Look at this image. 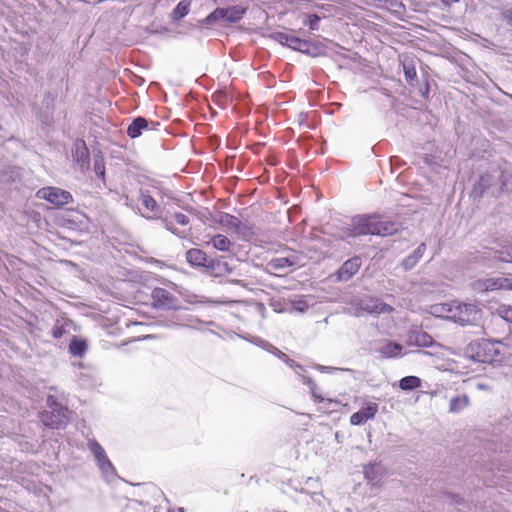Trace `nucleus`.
<instances>
[{
	"mask_svg": "<svg viewBox=\"0 0 512 512\" xmlns=\"http://www.w3.org/2000/svg\"><path fill=\"white\" fill-rule=\"evenodd\" d=\"M317 369L320 370L321 372H327V373L339 370L338 368H335V367L323 366V365H317Z\"/></svg>",
	"mask_w": 512,
	"mask_h": 512,
	"instance_id": "13d9d810",
	"label": "nucleus"
},
{
	"mask_svg": "<svg viewBox=\"0 0 512 512\" xmlns=\"http://www.w3.org/2000/svg\"><path fill=\"white\" fill-rule=\"evenodd\" d=\"M296 264L294 258L289 257H277L273 258L268 262V267L273 270H283L285 268L294 266Z\"/></svg>",
	"mask_w": 512,
	"mask_h": 512,
	"instance_id": "7c9ffc66",
	"label": "nucleus"
},
{
	"mask_svg": "<svg viewBox=\"0 0 512 512\" xmlns=\"http://www.w3.org/2000/svg\"><path fill=\"white\" fill-rule=\"evenodd\" d=\"M379 405L375 402H367L357 412L350 416V423L355 426L364 425L367 421L375 418Z\"/></svg>",
	"mask_w": 512,
	"mask_h": 512,
	"instance_id": "6e6552de",
	"label": "nucleus"
},
{
	"mask_svg": "<svg viewBox=\"0 0 512 512\" xmlns=\"http://www.w3.org/2000/svg\"><path fill=\"white\" fill-rule=\"evenodd\" d=\"M409 342L419 347H429L433 344V338L423 330H415L410 333Z\"/></svg>",
	"mask_w": 512,
	"mask_h": 512,
	"instance_id": "b1692460",
	"label": "nucleus"
},
{
	"mask_svg": "<svg viewBox=\"0 0 512 512\" xmlns=\"http://www.w3.org/2000/svg\"><path fill=\"white\" fill-rule=\"evenodd\" d=\"M480 287L485 291L512 290V277L499 276L487 278L480 283Z\"/></svg>",
	"mask_w": 512,
	"mask_h": 512,
	"instance_id": "2eb2a0df",
	"label": "nucleus"
},
{
	"mask_svg": "<svg viewBox=\"0 0 512 512\" xmlns=\"http://www.w3.org/2000/svg\"><path fill=\"white\" fill-rule=\"evenodd\" d=\"M240 222L241 220H239L236 216L228 213H223L220 219V223L223 226L229 229H233L235 232H237Z\"/></svg>",
	"mask_w": 512,
	"mask_h": 512,
	"instance_id": "ea45409f",
	"label": "nucleus"
},
{
	"mask_svg": "<svg viewBox=\"0 0 512 512\" xmlns=\"http://www.w3.org/2000/svg\"><path fill=\"white\" fill-rule=\"evenodd\" d=\"M270 306L273 308L274 311L278 313L286 311V308L283 306V303L280 299H272L270 302Z\"/></svg>",
	"mask_w": 512,
	"mask_h": 512,
	"instance_id": "3c124183",
	"label": "nucleus"
},
{
	"mask_svg": "<svg viewBox=\"0 0 512 512\" xmlns=\"http://www.w3.org/2000/svg\"><path fill=\"white\" fill-rule=\"evenodd\" d=\"M490 484H497V482H496V481L491 480V481H490Z\"/></svg>",
	"mask_w": 512,
	"mask_h": 512,
	"instance_id": "69168bd1",
	"label": "nucleus"
},
{
	"mask_svg": "<svg viewBox=\"0 0 512 512\" xmlns=\"http://www.w3.org/2000/svg\"><path fill=\"white\" fill-rule=\"evenodd\" d=\"M495 175H497V184H498V188L496 189V191H492L491 192V196H499L502 192L508 190V182L510 180V174L499 169V168H495Z\"/></svg>",
	"mask_w": 512,
	"mask_h": 512,
	"instance_id": "bb28decb",
	"label": "nucleus"
},
{
	"mask_svg": "<svg viewBox=\"0 0 512 512\" xmlns=\"http://www.w3.org/2000/svg\"><path fill=\"white\" fill-rule=\"evenodd\" d=\"M88 448L93 454L96 462L104 458L107 454L103 447L96 441V440H89L88 442Z\"/></svg>",
	"mask_w": 512,
	"mask_h": 512,
	"instance_id": "a19ab883",
	"label": "nucleus"
},
{
	"mask_svg": "<svg viewBox=\"0 0 512 512\" xmlns=\"http://www.w3.org/2000/svg\"><path fill=\"white\" fill-rule=\"evenodd\" d=\"M364 475L372 486H380L385 476V468L380 463H371L365 466Z\"/></svg>",
	"mask_w": 512,
	"mask_h": 512,
	"instance_id": "f3484780",
	"label": "nucleus"
},
{
	"mask_svg": "<svg viewBox=\"0 0 512 512\" xmlns=\"http://www.w3.org/2000/svg\"><path fill=\"white\" fill-rule=\"evenodd\" d=\"M97 466L107 479L116 476V470L107 455L97 462Z\"/></svg>",
	"mask_w": 512,
	"mask_h": 512,
	"instance_id": "473e14b6",
	"label": "nucleus"
},
{
	"mask_svg": "<svg viewBox=\"0 0 512 512\" xmlns=\"http://www.w3.org/2000/svg\"><path fill=\"white\" fill-rule=\"evenodd\" d=\"M399 228L400 224L398 222L390 221L374 214L373 235L382 237L390 236L397 233Z\"/></svg>",
	"mask_w": 512,
	"mask_h": 512,
	"instance_id": "9b49d317",
	"label": "nucleus"
},
{
	"mask_svg": "<svg viewBox=\"0 0 512 512\" xmlns=\"http://www.w3.org/2000/svg\"><path fill=\"white\" fill-rule=\"evenodd\" d=\"M285 362L290 368H292L299 376H301L300 371L304 370V367L298 363H296L293 359L289 358L286 355V359L282 360Z\"/></svg>",
	"mask_w": 512,
	"mask_h": 512,
	"instance_id": "de8ad7c7",
	"label": "nucleus"
},
{
	"mask_svg": "<svg viewBox=\"0 0 512 512\" xmlns=\"http://www.w3.org/2000/svg\"><path fill=\"white\" fill-rule=\"evenodd\" d=\"M271 354L275 355L277 358H279L281 360L286 359V354L284 352H282L281 350H279L278 348L273 350V352Z\"/></svg>",
	"mask_w": 512,
	"mask_h": 512,
	"instance_id": "bf43d9fd",
	"label": "nucleus"
},
{
	"mask_svg": "<svg viewBox=\"0 0 512 512\" xmlns=\"http://www.w3.org/2000/svg\"><path fill=\"white\" fill-rule=\"evenodd\" d=\"M446 497H447V500H449L451 503H455V504L462 503V498L459 495L447 493Z\"/></svg>",
	"mask_w": 512,
	"mask_h": 512,
	"instance_id": "5fc2aeb1",
	"label": "nucleus"
},
{
	"mask_svg": "<svg viewBox=\"0 0 512 512\" xmlns=\"http://www.w3.org/2000/svg\"><path fill=\"white\" fill-rule=\"evenodd\" d=\"M65 333H66L65 328L63 327V325H61L59 323V321H57L56 324L54 325V327L51 330V334H52L53 338L60 339V338H62V336Z\"/></svg>",
	"mask_w": 512,
	"mask_h": 512,
	"instance_id": "49530a36",
	"label": "nucleus"
},
{
	"mask_svg": "<svg viewBox=\"0 0 512 512\" xmlns=\"http://www.w3.org/2000/svg\"><path fill=\"white\" fill-rule=\"evenodd\" d=\"M426 244L421 243L416 249L413 250L412 253H410L408 256H406L400 266L403 268L404 271H410L412 270L421 260L423 257L425 251H426Z\"/></svg>",
	"mask_w": 512,
	"mask_h": 512,
	"instance_id": "6ab92c4d",
	"label": "nucleus"
},
{
	"mask_svg": "<svg viewBox=\"0 0 512 512\" xmlns=\"http://www.w3.org/2000/svg\"><path fill=\"white\" fill-rule=\"evenodd\" d=\"M176 319L177 321H174V320H169V321H166L164 326L165 327H168V328H175V327H178V326H182V327H194L192 325L193 322H198L200 323L201 321L199 319H196L194 318L193 316L191 315H188L184 318H181L179 316H176Z\"/></svg>",
	"mask_w": 512,
	"mask_h": 512,
	"instance_id": "2f4dec72",
	"label": "nucleus"
},
{
	"mask_svg": "<svg viewBox=\"0 0 512 512\" xmlns=\"http://www.w3.org/2000/svg\"><path fill=\"white\" fill-rule=\"evenodd\" d=\"M186 260L191 266L206 268L210 259L203 250L191 248L186 252Z\"/></svg>",
	"mask_w": 512,
	"mask_h": 512,
	"instance_id": "aec40b11",
	"label": "nucleus"
},
{
	"mask_svg": "<svg viewBox=\"0 0 512 512\" xmlns=\"http://www.w3.org/2000/svg\"><path fill=\"white\" fill-rule=\"evenodd\" d=\"M174 219L178 224H180L182 226H186L190 222L189 217L180 212H177L174 214Z\"/></svg>",
	"mask_w": 512,
	"mask_h": 512,
	"instance_id": "8fccbe9b",
	"label": "nucleus"
},
{
	"mask_svg": "<svg viewBox=\"0 0 512 512\" xmlns=\"http://www.w3.org/2000/svg\"><path fill=\"white\" fill-rule=\"evenodd\" d=\"M319 8L324 11L323 13L325 14V12L329 13V15H337L338 14V9L336 7H334L332 4H322L321 6H319Z\"/></svg>",
	"mask_w": 512,
	"mask_h": 512,
	"instance_id": "603ef678",
	"label": "nucleus"
},
{
	"mask_svg": "<svg viewBox=\"0 0 512 512\" xmlns=\"http://www.w3.org/2000/svg\"><path fill=\"white\" fill-rule=\"evenodd\" d=\"M259 345L267 350L268 352L272 353L273 350H275L277 347L273 346L272 344H270L269 342L267 341H264V340H259Z\"/></svg>",
	"mask_w": 512,
	"mask_h": 512,
	"instance_id": "6e6d98bb",
	"label": "nucleus"
},
{
	"mask_svg": "<svg viewBox=\"0 0 512 512\" xmlns=\"http://www.w3.org/2000/svg\"><path fill=\"white\" fill-rule=\"evenodd\" d=\"M168 512H174V511L168 510Z\"/></svg>",
	"mask_w": 512,
	"mask_h": 512,
	"instance_id": "774afa93",
	"label": "nucleus"
},
{
	"mask_svg": "<svg viewBox=\"0 0 512 512\" xmlns=\"http://www.w3.org/2000/svg\"><path fill=\"white\" fill-rule=\"evenodd\" d=\"M94 172L98 178L105 180V160L101 151L94 153Z\"/></svg>",
	"mask_w": 512,
	"mask_h": 512,
	"instance_id": "f704fd0d",
	"label": "nucleus"
},
{
	"mask_svg": "<svg viewBox=\"0 0 512 512\" xmlns=\"http://www.w3.org/2000/svg\"><path fill=\"white\" fill-rule=\"evenodd\" d=\"M498 354L496 344L490 340L473 341L465 348V355L475 362L491 363Z\"/></svg>",
	"mask_w": 512,
	"mask_h": 512,
	"instance_id": "20e7f679",
	"label": "nucleus"
},
{
	"mask_svg": "<svg viewBox=\"0 0 512 512\" xmlns=\"http://www.w3.org/2000/svg\"><path fill=\"white\" fill-rule=\"evenodd\" d=\"M139 199L142 202V205L146 208V210L150 213L144 214L142 213V217L146 218L147 220H154L160 218V206L157 203V201L150 195L148 190H140Z\"/></svg>",
	"mask_w": 512,
	"mask_h": 512,
	"instance_id": "4468645a",
	"label": "nucleus"
},
{
	"mask_svg": "<svg viewBox=\"0 0 512 512\" xmlns=\"http://www.w3.org/2000/svg\"><path fill=\"white\" fill-rule=\"evenodd\" d=\"M496 178L497 175H495L494 169L481 175L479 181L474 187V193L478 194L479 196H482L485 193H489L491 195V192L496 191L498 188Z\"/></svg>",
	"mask_w": 512,
	"mask_h": 512,
	"instance_id": "9d476101",
	"label": "nucleus"
},
{
	"mask_svg": "<svg viewBox=\"0 0 512 512\" xmlns=\"http://www.w3.org/2000/svg\"><path fill=\"white\" fill-rule=\"evenodd\" d=\"M151 299L153 307L157 309L165 310H179V300L176 296L170 293L168 290L156 287L151 292Z\"/></svg>",
	"mask_w": 512,
	"mask_h": 512,
	"instance_id": "423d86ee",
	"label": "nucleus"
},
{
	"mask_svg": "<svg viewBox=\"0 0 512 512\" xmlns=\"http://www.w3.org/2000/svg\"><path fill=\"white\" fill-rule=\"evenodd\" d=\"M501 314L504 320L512 323V307H504Z\"/></svg>",
	"mask_w": 512,
	"mask_h": 512,
	"instance_id": "864d4df0",
	"label": "nucleus"
},
{
	"mask_svg": "<svg viewBox=\"0 0 512 512\" xmlns=\"http://www.w3.org/2000/svg\"><path fill=\"white\" fill-rule=\"evenodd\" d=\"M158 219L161 220V222L166 230L170 231L172 234H174L175 236H177L179 238L185 237V235L174 226L172 221L168 220L167 218H162L161 216Z\"/></svg>",
	"mask_w": 512,
	"mask_h": 512,
	"instance_id": "c03bdc74",
	"label": "nucleus"
},
{
	"mask_svg": "<svg viewBox=\"0 0 512 512\" xmlns=\"http://www.w3.org/2000/svg\"><path fill=\"white\" fill-rule=\"evenodd\" d=\"M72 157L81 170L89 168L90 153L83 139H77L74 142L72 148Z\"/></svg>",
	"mask_w": 512,
	"mask_h": 512,
	"instance_id": "ddd939ff",
	"label": "nucleus"
},
{
	"mask_svg": "<svg viewBox=\"0 0 512 512\" xmlns=\"http://www.w3.org/2000/svg\"><path fill=\"white\" fill-rule=\"evenodd\" d=\"M168 512H174V511L168 510Z\"/></svg>",
	"mask_w": 512,
	"mask_h": 512,
	"instance_id": "338daca9",
	"label": "nucleus"
},
{
	"mask_svg": "<svg viewBox=\"0 0 512 512\" xmlns=\"http://www.w3.org/2000/svg\"><path fill=\"white\" fill-rule=\"evenodd\" d=\"M247 10L246 6L234 5L227 8H216L206 18L201 21L202 25H218L227 26L232 23L238 22L242 19Z\"/></svg>",
	"mask_w": 512,
	"mask_h": 512,
	"instance_id": "7ed1b4c3",
	"label": "nucleus"
},
{
	"mask_svg": "<svg viewBox=\"0 0 512 512\" xmlns=\"http://www.w3.org/2000/svg\"><path fill=\"white\" fill-rule=\"evenodd\" d=\"M87 351V341L83 338L73 336L69 343V352L75 357H83Z\"/></svg>",
	"mask_w": 512,
	"mask_h": 512,
	"instance_id": "393cba45",
	"label": "nucleus"
},
{
	"mask_svg": "<svg viewBox=\"0 0 512 512\" xmlns=\"http://www.w3.org/2000/svg\"><path fill=\"white\" fill-rule=\"evenodd\" d=\"M210 243L219 251H229L233 245L232 241L223 234H216L211 238Z\"/></svg>",
	"mask_w": 512,
	"mask_h": 512,
	"instance_id": "c756f323",
	"label": "nucleus"
},
{
	"mask_svg": "<svg viewBox=\"0 0 512 512\" xmlns=\"http://www.w3.org/2000/svg\"><path fill=\"white\" fill-rule=\"evenodd\" d=\"M149 123L150 121L145 117H136L128 126L127 135L132 139L140 137L142 132L148 129Z\"/></svg>",
	"mask_w": 512,
	"mask_h": 512,
	"instance_id": "4be33fe9",
	"label": "nucleus"
},
{
	"mask_svg": "<svg viewBox=\"0 0 512 512\" xmlns=\"http://www.w3.org/2000/svg\"><path fill=\"white\" fill-rule=\"evenodd\" d=\"M36 197L49 202L56 208H62L73 202V196L69 191L54 186L40 188L36 193Z\"/></svg>",
	"mask_w": 512,
	"mask_h": 512,
	"instance_id": "39448f33",
	"label": "nucleus"
},
{
	"mask_svg": "<svg viewBox=\"0 0 512 512\" xmlns=\"http://www.w3.org/2000/svg\"><path fill=\"white\" fill-rule=\"evenodd\" d=\"M46 404L48 410L39 413L40 421L51 429H60L69 422L70 411L57 401L53 395H48Z\"/></svg>",
	"mask_w": 512,
	"mask_h": 512,
	"instance_id": "f03ea898",
	"label": "nucleus"
},
{
	"mask_svg": "<svg viewBox=\"0 0 512 512\" xmlns=\"http://www.w3.org/2000/svg\"><path fill=\"white\" fill-rule=\"evenodd\" d=\"M206 268L216 276H222L232 272V268L227 262L223 261V257L210 259Z\"/></svg>",
	"mask_w": 512,
	"mask_h": 512,
	"instance_id": "5701e85b",
	"label": "nucleus"
},
{
	"mask_svg": "<svg viewBox=\"0 0 512 512\" xmlns=\"http://www.w3.org/2000/svg\"><path fill=\"white\" fill-rule=\"evenodd\" d=\"M435 314H439L462 326L479 325L482 320V310L473 303L451 301L437 304L432 307Z\"/></svg>",
	"mask_w": 512,
	"mask_h": 512,
	"instance_id": "f257e3e1",
	"label": "nucleus"
},
{
	"mask_svg": "<svg viewBox=\"0 0 512 512\" xmlns=\"http://www.w3.org/2000/svg\"><path fill=\"white\" fill-rule=\"evenodd\" d=\"M503 18L507 21V23L512 26V10H505L503 13Z\"/></svg>",
	"mask_w": 512,
	"mask_h": 512,
	"instance_id": "4d7b16f0",
	"label": "nucleus"
},
{
	"mask_svg": "<svg viewBox=\"0 0 512 512\" xmlns=\"http://www.w3.org/2000/svg\"><path fill=\"white\" fill-rule=\"evenodd\" d=\"M236 233L241 235L243 238L256 235L253 225H251L248 222L242 221L240 222L239 228Z\"/></svg>",
	"mask_w": 512,
	"mask_h": 512,
	"instance_id": "37998d69",
	"label": "nucleus"
},
{
	"mask_svg": "<svg viewBox=\"0 0 512 512\" xmlns=\"http://www.w3.org/2000/svg\"><path fill=\"white\" fill-rule=\"evenodd\" d=\"M271 37L279 44L297 50L301 38L288 32H274Z\"/></svg>",
	"mask_w": 512,
	"mask_h": 512,
	"instance_id": "412c9836",
	"label": "nucleus"
},
{
	"mask_svg": "<svg viewBox=\"0 0 512 512\" xmlns=\"http://www.w3.org/2000/svg\"><path fill=\"white\" fill-rule=\"evenodd\" d=\"M190 11V2H179L171 12V18L174 22L180 21Z\"/></svg>",
	"mask_w": 512,
	"mask_h": 512,
	"instance_id": "4c0bfd02",
	"label": "nucleus"
},
{
	"mask_svg": "<svg viewBox=\"0 0 512 512\" xmlns=\"http://www.w3.org/2000/svg\"><path fill=\"white\" fill-rule=\"evenodd\" d=\"M325 17L324 13L304 14L303 25L308 26L311 31L318 30L320 20Z\"/></svg>",
	"mask_w": 512,
	"mask_h": 512,
	"instance_id": "c9c22d12",
	"label": "nucleus"
},
{
	"mask_svg": "<svg viewBox=\"0 0 512 512\" xmlns=\"http://www.w3.org/2000/svg\"><path fill=\"white\" fill-rule=\"evenodd\" d=\"M401 65L406 82L410 86L415 87L418 84V78L414 59L409 56H403L401 59Z\"/></svg>",
	"mask_w": 512,
	"mask_h": 512,
	"instance_id": "a211bd4d",
	"label": "nucleus"
},
{
	"mask_svg": "<svg viewBox=\"0 0 512 512\" xmlns=\"http://www.w3.org/2000/svg\"><path fill=\"white\" fill-rule=\"evenodd\" d=\"M55 98H56V95L53 94L52 92L45 93L44 98H43V104L45 105V107L47 109L53 107Z\"/></svg>",
	"mask_w": 512,
	"mask_h": 512,
	"instance_id": "09e8293b",
	"label": "nucleus"
},
{
	"mask_svg": "<svg viewBox=\"0 0 512 512\" xmlns=\"http://www.w3.org/2000/svg\"><path fill=\"white\" fill-rule=\"evenodd\" d=\"M493 256L501 262L512 263V242L501 244L494 250Z\"/></svg>",
	"mask_w": 512,
	"mask_h": 512,
	"instance_id": "a878e982",
	"label": "nucleus"
},
{
	"mask_svg": "<svg viewBox=\"0 0 512 512\" xmlns=\"http://www.w3.org/2000/svg\"><path fill=\"white\" fill-rule=\"evenodd\" d=\"M423 83L420 85L418 92L424 99H429L430 94V84H429V75L424 74L422 76Z\"/></svg>",
	"mask_w": 512,
	"mask_h": 512,
	"instance_id": "a18cd8bd",
	"label": "nucleus"
},
{
	"mask_svg": "<svg viewBox=\"0 0 512 512\" xmlns=\"http://www.w3.org/2000/svg\"><path fill=\"white\" fill-rule=\"evenodd\" d=\"M374 214L356 216L352 220L351 233L353 237L373 235Z\"/></svg>",
	"mask_w": 512,
	"mask_h": 512,
	"instance_id": "0eeeda50",
	"label": "nucleus"
},
{
	"mask_svg": "<svg viewBox=\"0 0 512 512\" xmlns=\"http://www.w3.org/2000/svg\"><path fill=\"white\" fill-rule=\"evenodd\" d=\"M146 338H147V339H154V338H155V336H154V335H147V336H146Z\"/></svg>",
	"mask_w": 512,
	"mask_h": 512,
	"instance_id": "680f3d73",
	"label": "nucleus"
},
{
	"mask_svg": "<svg viewBox=\"0 0 512 512\" xmlns=\"http://www.w3.org/2000/svg\"><path fill=\"white\" fill-rule=\"evenodd\" d=\"M296 51L312 57H316L320 54V46L313 42L312 40L301 38Z\"/></svg>",
	"mask_w": 512,
	"mask_h": 512,
	"instance_id": "cd10ccee",
	"label": "nucleus"
},
{
	"mask_svg": "<svg viewBox=\"0 0 512 512\" xmlns=\"http://www.w3.org/2000/svg\"><path fill=\"white\" fill-rule=\"evenodd\" d=\"M403 349L404 347L395 341L383 340L376 348V352L382 358H398L403 355Z\"/></svg>",
	"mask_w": 512,
	"mask_h": 512,
	"instance_id": "dca6fc26",
	"label": "nucleus"
},
{
	"mask_svg": "<svg viewBox=\"0 0 512 512\" xmlns=\"http://www.w3.org/2000/svg\"><path fill=\"white\" fill-rule=\"evenodd\" d=\"M309 482H311V483H317V480H316V479H313V478H309V479H308V481H307V483H309Z\"/></svg>",
	"mask_w": 512,
	"mask_h": 512,
	"instance_id": "052dcab7",
	"label": "nucleus"
},
{
	"mask_svg": "<svg viewBox=\"0 0 512 512\" xmlns=\"http://www.w3.org/2000/svg\"><path fill=\"white\" fill-rule=\"evenodd\" d=\"M362 265V259L359 256H353L346 260L338 269L336 275L339 281H348L358 273Z\"/></svg>",
	"mask_w": 512,
	"mask_h": 512,
	"instance_id": "f8f14e48",
	"label": "nucleus"
},
{
	"mask_svg": "<svg viewBox=\"0 0 512 512\" xmlns=\"http://www.w3.org/2000/svg\"><path fill=\"white\" fill-rule=\"evenodd\" d=\"M498 470H503L504 472L510 471V469H508V468L501 469L500 467L498 468Z\"/></svg>",
	"mask_w": 512,
	"mask_h": 512,
	"instance_id": "e2e57ef3",
	"label": "nucleus"
},
{
	"mask_svg": "<svg viewBox=\"0 0 512 512\" xmlns=\"http://www.w3.org/2000/svg\"><path fill=\"white\" fill-rule=\"evenodd\" d=\"M422 381L417 376H405L398 382L399 388L403 391H413L421 387Z\"/></svg>",
	"mask_w": 512,
	"mask_h": 512,
	"instance_id": "c85d7f7f",
	"label": "nucleus"
},
{
	"mask_svg": "<svg viewBox=\"0 0 512 512\" xmlns=\"http://www.w3.org/2000/svg\"><path fill=\"white\" fill-rule=\"evenodd\" d=\"M289 302L294 310L301 313L305 312L309 307V304L305 299V296H296L295 298L290 299Z\"/></svg>",
	"mask_w": 512,
	"mask_h": 512,
	"instance_id": "79ce46f5",
	"label": "nucleus"
},
{
	"mask_svg": "<svg viewBox=\"0 0 512 512\" xmlns=\"http://www.w3.org/2000/svg\"><path fill=\"white\" fill-rule=\"evenodd\" d=\"M303 383L308 386L310 393L316 403H321L324 401V397L319 393V389L314 380L310 377L301 375L300 376Z\"/></svg>",
	"mask_w": 512,
	"mask_h": 512,
	"instance_id": "e433bc0d",
	"label": "nucleus"
},
{
	"mask_svg": "<svg viewBox=\"0 0 512 512\" xmlns=\"http://www.w3.org/2000/svg\"><path fill=\"white\" fill-rule=\"evenodd\" d=\"M378 7L391 11L399 19H402L406 14L404 2H383V5H379Z\"/></svg>",
	"mask_w": 512,
	"mask_h": 512,
	"instance_id": "72a5a7b5",
	"label": "nucleus"
},
{
	"mask_svg": "<svg viewBox=\"0 0 512 512\" xmlns=\"http://www.w3.org/2000/svg\"><path fill=\"white\" fill-rule=\"evenodd\" d=\"M358 310L368 314H384L390 313L393 308L378 298L369 297L359 302Z\"/></svg>",
	"mask_w": 512,
	"mask_h": 512,
	"instance_id": "1a4fd4ad",
	"label": "nucleus"
},
{
	"mask_svg": "<svg viewBox=\"0 0 512 512\" xmlns=\"http://www.w3.org/2000/svg\"><path fill=\"white\" fill-rule=\"evenodd\" d=\"M469 404V399L466 395H458L450 400V411L458 413L462 411Z\"/></svg>",
	"mask_w": 512,
	"mask_h": 512,
	"instance_id": "58836bf2",
	"label": "nucleus"
},
{
	"mask_svg": "<svg viewBox=\"0 0 512 512\" xmlns=\"http://www.w3.org/2000/svg\"><path fill=\"white\" fill-rule=\"evenodd\" d=\"M178 511L179 512H184V509L183 508H178Z\"/></svg>",
	"mask_w": 512,
	"mask_h": 512,
	"instance_id": "0e129e2a",
	"label": "nucleus"
}]
</instances>
